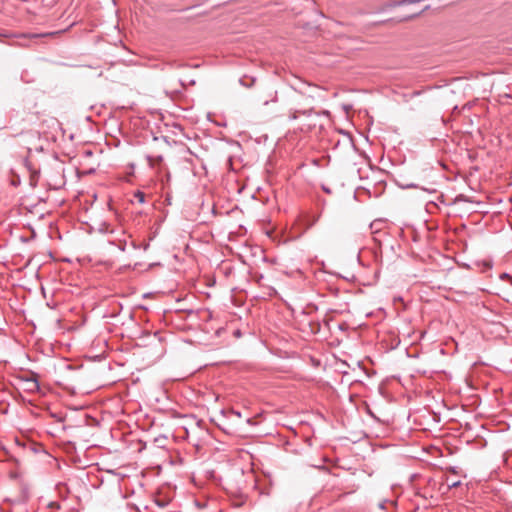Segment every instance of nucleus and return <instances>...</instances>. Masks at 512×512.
<instances>
[{
    "label": "nucleus",
    "mask_w": 512,
    "mask_h": 512,
    "mask_svg": "<svg viewBox=\"0 0 512 512\" xmlns=\"http://www.w3.org/2000/svg\"><path fill=\"white\" fill-rule=\"evenodd\" d=\"M27 390L30 392H35L40 389L39 382L36 378H27L26 380Z\"/></svg>",
    "instance_id": "nucleus-1"
},
{
    "label": "nucleus",
    "mask_w": 512,
    "mask_h": 512,
    "mask_svg": "<svg viewBox=\"0 0 512 512\" xmlns=\"http://www.w3.org/2000/svg\"><path fill=\"white\" fill-rule=\"evenodd\" d=\"M109 243L112 244V245H115L119 250L121 251H125L126 250V246H127V241L124 239V240H109Z\"/></svg>",
    "instance_id": "nucleus-2"
},
{
    "label": "nucleus",
    "mask_w": 512,
    "mask_h": 512,
    "mask_svg": "<svg viewBox=\"0 0 512 512\" xmlns=\"http://www.w3.org/2000/svg\"><path fill=\"white\" fill-rule=\"evenodd\" d=\"M445 481H446L447 490H450L452 488H456V487L461 485V481L460 480H452L448 476L446 477Z\"/></svg>",
    "instance_id": "nucleus-3"
},
{
    "label": "nucleus",
    "mask_w": 512,
    "mask_h": 512,
    "mask_svg": "<svg viewBox=\"0 0 512 512\" xmlns=\"http://www.w3.org/2000/svg\"><path fill=\"white\" fill-rule=\"evenodd\" d=\"M402 5H403L402 0H391L384 4L383 9L394 8V7L402 6Z\"/></svg>",
    "instance_id": "nucleus-4"
},
{
    "label": "nucleus",
    "mask_w": 512,
    "mask_h": 512,
    "mask_svg": "<svg viewBox=\"0 0 512 512\" xmlns=\"http://www.w3.org/2000/svg\"><path fill=\"white\" fill-rule=\"evenodd\" d=\"M29 170L31 172L30 183L31 185L35 186L39 178V171L32 170L31 168H29Z\"/></svg>",
    "instance_id": "nucleus-5"
},
{
    "label": "nucleus",
    "mask_w": 512,
    "mask_h": 512,
    "mask_svg": "<svg viewBox=\"0 0 512 512\" xmlns=\"http://www.w3.org/2000/svg\"><path fill=\"white\" fill-rule=\"evenodd\" d=\"M134 196H135V198H136L140 203H144V201H145V194H144L143 192H141V191H137V192L135 193V195H134Z\"/></svg>",
    "instance_id": "nucleus-6"
},
{
    "label": "nucleus",
    "mask_w": 512,
    "mask_h": 512,
    "mask_svg": "<svg viewBox=\"0 0 512 512\" xmlns=\"http://www.w3.org/2000/svg\"><path fill=\"white\" fill-rule=\"evenodd\" d=\"M447 471H449L450 473L455 474V475H462L461 471L458 470L456 467H448Z\"/></svg>",
    "instance_id": "nucleus-7"
},
{
    "label": "nucleus",
    "mask_w": 512,
    "mask_h": 512,
    "mask_svg": "<svg viewBox=\"0 0 512 512\" xmlns=\"http://www.w3.org/2000/svg\"><path fill=\"white\" fill-rule=\"evenodd\" d=\"M419 15H420V13H417V14H414V15H410V16L404 17V18L400 19L399 22H401V21H409L411 19L416 18Z\"/></svg>",
    "instance_id": "nucleus-8"
},
{
    "label": "nucleus",
    "mask_w": 512,
    "mask_h": 512,
    "mask_svg": "<svg viewBox=\"0 0 512 512\" xmlns=\"http://www.w3.org/2000/svg\"><path fill=\"white\" fill-rule=\"evenodd\" d=\"M229 414H230L231 416H235V417H237V418H240V417H241V413H240L239 411L231 410V411L229 412Z\"/></svg>",
    "instance_id": "nucleus-9"
},
{
    "label": "nucleus",
    "mask_w": 512,
    "mask_h": 512,
    "mask_svg": "<svg viewBox=\"0 0 512 512\" xmlns=\"http://www.w3.org/2000/svg\"><path fill=\"white\" fill-rule=\"evenodd\" d=\"M63 184H64V181H60L59 183L54 184V185H53V188H54V189H58V188L62 187V185H63Z\"/></svg>",
    "instance_id": "nucleus-10"
},
{
    "label": "nucleus",
    "mask_w": 512,
    "mask_h": 512,
    "mask_svg": "<svg viewBox=\"0 0 512 512\" xmlns=\"http://www.w3.org/2000/svg\"><path fill=\"white\" fill-rule=\"evenodd\" d=\"M407 187H408V188H416V187H417V185H415V184H408V185H407Z\"/></svg>",
    "instance_id": "nucleus-11"
},
{
    "label": "nucleus",
    "mask_w": 512,
    "mask_h": 512,
    "mask_svg": "<svg viewBox=\"0 0 512 512\" xmlns=\"http://www.w3.org/2000/svg\"><path fill=\"white\" fill-rule=\"evenodd\" d=\"M131 244H132V246H133V248H134V249H137V248H138V246H137L134 242H132Z\"/></svg>",
    "instance_id": "nucleus-12"
},
{
    "label": "nucleus",
    "mask_w": 512,
    "mask_h": 512,
    "mask_svg": "<svg viewBox=\"0 0 512 512\" xmlns=\"http://www.w3.org/2000/svg\"><path fill=\"white\" fill-rule=\"evenodd\" d=\"M148 247H149V244H144V247H143V248H144V250H147V249H148Z\"/></svg>",
    "instance_id": "nucleus-13"
},
{
    "label": "nucleus",
    "mask_w": 512,
    "mask_h": 512,
    "mask_svg": "<svg viewBox=\"0 0 512 512\" xmlns=\"http://www.w3.org/2000/svg\"><path fill=\"white\" fill-rule=\"evenodd\" d=\"M292 119H296L297 118V115L296 113H294L292 116H291Z\"/></svg>",
    "instance_id": "nucleus-14"
},
{
    "label": "nucleus",
    "mask_w": 512,
    "mask_h": 512,
    "mask_svg": "<svg viewBox=\"0 0 512 512\" xmlns=\"http://www.w3.org/2000/svg\"><path fill=\"white\" fill-rule=\"evenodd\" d=\"M157 161H158V162L162 161V157H161V156H158V157H157Z\"/></svg>",
    "instance_id": "nucleus-15"
},
{
    "label": "nucleus",
    "mask_w": 512,
    "mask_h": 512,
    "mask_svg": "<svg viewBox=\"0 0 512 512\" xmlns=\"http://www.w3.org/2000/svg\"><path fill=\"white\" fill-rule=\"evenodd\" d=\"M426 191H428V189H425ZM430 193L432 192H435V189H432V190H429Z\"/></svg>",
    "instance_id": "nucleus-16"
}]
</instances>
